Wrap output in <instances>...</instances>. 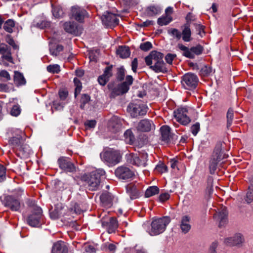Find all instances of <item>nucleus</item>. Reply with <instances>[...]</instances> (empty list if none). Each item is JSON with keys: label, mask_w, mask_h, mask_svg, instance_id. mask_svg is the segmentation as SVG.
<instances>
[{"label": "nucleus", "mask_w": 253, "mask_h": 253, "mask_svg": "<svg viewBox=\"0 0 253 253\" xmlns=\"http://www.w3.org/2000/svg\"><path fill=\"white\" fill-rule=\"evenodd\" d=\"M59 168L62 170L69 172H74L76 168L70 159L66 157H60L58 160Z\"/></svg>", "instance_id": "dca6fc26"}, {"label": "nucleus", "mask_w": 253, "mask_h": 253, "mask_svg": "<svg viewBox=\"0 0 253 253\" xmlns=\"http://www.w3.org/2000/svg\"><path fill=\"white\" fill-rule=\"evenodd\" d=\"M155 169L161 173L167 171V167L164 164H158L156 166Z\"/></svg>", "instance_id": "052dcab7"}, {"label": "nucleus", "mask_w": 253, "mask_h": 253, "mask_svg": "<svg viewBox=\"0 0 253 253\" xmlns=\"http://www.w3.org/2000/svg\"><path fill=\"white\" fill-rule=\"evenodd\" d=\"M152 44L150 42L142 43L140 45V48L144 51H147L152 48Z\"/></svg>", "instance_id": "8fccbe9b"}, {"label": "nucleus", "mask_w": 253, "mask_h": 253, "mask_svg": "<svg viewBox=\"0 0 253 253\" xmlns=\"http://www.w3.org/2000/svg\"><path fill=\"white\" fill-rule=\"evenodd\" d=\"M177 47L183 51L182 54L184 56L191 59L194 58L195 55H199L201 54L204 50L203 46L200 44L189 48L182 44L178 43Z\"/></svg>", "instance_id": "6e6552de"}, {"label": "nucleus", "mask_w": 253, "mask_h": 253, "mask_svg": "<svg viewBox=\"0 0 253 253\" xmlns=\"http://www.w3.org/2000/svg\"><path fill=\"white\" fill-rule=\"evenodd\" d=\"M6 42L11 46H12L13 49H17L18 48V46L15 43L14 41L10 35H7L6 37Z\"/></svg>", "instance_id": "864d4df0"}, {"label": "nucleus", "mask_w": 253, "mask_h": 253, "mask_svg": "<svg viewBox=\"0 0 253 253\" xmlns=\"http://www.w3.org/2000/svg\"><path fill=\"white\" fill-rule=\"evenodd\" d=\"M170 130V127L167 125L163 126L160 127V131L162 141L167 144L170 142L171 138Z\"/></svg>", "instance_id": "4be33fe9"}, {"label": "nucleus", "mask_w": 253, "mask_h": 253, "mask_svg": "<svg viewBox=\"0 0 253 253\" xmlns=\"http://www.w3.org/2000/svg\"><path fill=\"white\" fill-rule=\"evenodd\" d=\"M117 54L122 58H126L129 56L130 51L128 46H121L116 50Z\"/></svg>", "instance_id": "c756f323"}, {"label": "nucleus", "mask_w": 253, "mask_h": 253, "mask_svg": "<svg viewBox=\"0 0 253 253\" xmlns=\"http://www.w3.org/2000/svg\"><path fill=\"white\" fill-rule=\"evenodd\" d=\"M101 160L109 166L116 165L119 163L122 159L120 151L110 149L100 153Z\"/></svg>", "instance_id": "39448f33"}, {"label": "nucleus", "mask_w": 253, "mask_h": 253, "mask_svg": "<svg viewBox=\"0 0 253 253\" xmlns=\"http://www.w3.org/2000/svg\"><path fill=\"white\" fill-rule=\"evenodd\" d=\"M46 69L48 72L52 73H58L60 71V66L57 64L50 65Z\"/></svg>", "instance_id": "c03bdc74"}, {"label": "nucleus", "mask_w": 253, "mask_h": 253, "mask_svg": "<svg viewBox=\"0 0 253 253\" xmlns=\"http://www.w3.org/2000/svg\"><path fill=\"white\" fill-rule=\"evenodd\" d=\"M2 57L3 59H4L5 60H6L10 63H13V59L11 56V51H9L7 54H5V55H2Z\"/></svg>", "instance_id": "338daca9"}, {"label": "nucleus", "mask_w": 253, "mask_h": 253, "mask_svg": "<svg viewBox=\"0 0 253 253\" xmlns=\"http://www.w3.org/2000/svg\"><path fill=\"white\" fill-rule=\"evenodd\" d=\"M70 16L71 19L79 23H83L84 22V18L88 16V13L83 7L74 5L71 8Z\"/></svg>", "instance_id": "1a4fd4ad"}, {"label": "nucleus", "mask_w": 253, "mask_h": 253, "mask_svg": "<svg viewBox=\"0 0 253 253\" xmlns=\"http://www.w3.org/2000/svg\"><path fill=\"white\" fill-rule=\"evenodd\" d=\"M102 224L103 226L107 227L109 233L114 232L118 228L117 220L114 217H111L109 222H102Z\"/></svg>", "instance_id": "a878e982"}, {"label": "nucleus", "mask_w": 253, "mask_h": 253, "mask_svg": "<svg viewBox=\"0 0 253 253\" xmlns=\"http://www.w3.org/2000/svg\"><path fill=\"white\" fill-rule=\"evenodd\" d=\"M112 68L113 65H110L109 66L106 67L105 68L104 73L102 75L106 77L107 79H109L112 76Z\"/></svg>", "instance_id": "3c124183"}, {"label": "nucleus", "mask_w": 253, "mask_h": 253, "mask_svg": "<svg viewBox=\"0 0 253 253\" xmlns=\"http://www.w3.org/2000/svg\"><path fill=\"white\" fill-rule=\"evenodd\" d=\"M63 48L62 45L51 44L49 47L50 53L52 55L56 56L63 50Z\"/></svg>", "instance_id": "473e14b6"}, {"label": "nucleus", "mask_w": 253, "mask_h": 253, "mask_svg": "<svg viewBox=\"0 0 253 253\" xmlns=\"http://www.w3.org/2000/svg\"><path fill=\"white\" fill-rule=\"evenodd\" d=\"M58 94L60 98L62 100H64L68 95V92L66 90L62 89L59 91Z\"/></svg>", "instance_id": "680f3d73"}, {"label": "nucleus", "mask_w": 253, "mask_h": 253, "mask_svg": "<svg viewBox=\"0 0 253 253\" xmlns=\"http://www.w3.org/2000/svg\"><path fill=\"white\" fill-rule=\"evenodd\" d=\"M124 136L126 138H128L130 141H133L134 139V136L132 131L130 129H127L125 132Z\"/></svg>", "instance_id": "13d9d810"}, {"label": "nucleus", "mask_w": 253, "mask_h": 253, "mask_svg": "<svg viewBox=\"0 0 253 253\" xmlns=\"http://www.w3.org/2000/svg\"><path fill=\"white\" fill-rule=\"evenodd\" d=\"M101 19L103 24L107 27H114L119 24V20L117 15L108 11L104 13Z\"/></svg>", "instance_id": "2eb2a0df"}, {"label": "nucleus", "mask_w": 253, "mask_h": 253, "mask_svg": "<svg viewBox=\"0 0 253 253\" xmlns=\"http://www.w3.org/2000/svg\"><path fill=\"white\" fill-rule=\"evenodd\" d=\"M192 25L195 28L197 34L202 36V33H203L205 34V32L204 31V27L202 26L200 23H193Z\"/></svg>", "instance_id": "09e8293b"}, {"label": "nucleus", "mask_w": 253, "mask_h": 253, "mask_svg": "<svg viewBox=\"0 0 253 253\" xmlns=\"http://www.w3.org/2000/svg\"><path fill=\"white\" fill-rule=\"evenodd\" d=\"M126 192L131 200L138 198L139 197V189L137 186L133 184L129 183L126 186Z\"/></svg>", "instance_id": "412c9836"}, {"label": "nucleus", "mask_w": 253, "mask_h": 253, "mask_svg": "<svg viewBox=\"0 0 253 253\" xmlns=\"http://www.w3.org/2000/svg\"><path fill=\"white\" fill-rule=\"evenodd\" d=\"M15 26V22L12 19H8L3 25V29L7 32L11 33L13 32L12 28Z\"/></svg>", "instance_id": "4c0bfd02"}, {"label": "nucleus", "mask_w": 253, "mask_h": 253, "mask_svg": "<svg viewBox=\"0 0 253 253\" xmlns=\"http://www.w3.org/2000/svg\"><path fill=\"white\" fill-rule=\"evenodd\" d=\"M159 188L156 186L149 187L145 191V196L149 198L159 193Z\"/></svg>", "instance_id": "c9c22d12"}, {"label": "nucleus", "mask_w": 253, "mask_h": 253, "mask_svg": "<svg viewBox=\"0 0 253 253\" xmlns=\"http://www.w3.org/2000/svg\"><path fill=\"white\" fill-rule=\"evenodd\" d=\"M227 157L228 155L225 154H223L222 151V143L221 142L217 143L214 148L211 158L221 161L222 160L226 158Z\"/></svg>", "instance_id": "b1692460"}, {"label": "nucleus", "mask_w": 253, "mask_h": 253, "mask_svg": "<svg viewBox=\"0 0 253 253\" xmlns=\"http://www.w3.org/2000/svg\"><path fill=\"white\" fill-rule=\"evenodd\" d=\"M109 80V79H107L106 77L102 75L100 76L98 78V82L99 84L103 86L105 85Z\"/></svg>", "instance_id": "e2e57ef3"}, {"label": "nucleus", "mask_w": 253, "mask_h": 253, "mask_svg": "<svg viewBox=\"0 0 253 253\" xmlns=\"http://www.w3.org/2000/svg\"><path fill=\"white\" fill-rule=\"evenodd\" d=\"M174 59V55L171 53H168L165 56V60L166 62L169 64H172L173 60Z\"/></svg>", "instance_id": "774afa93"}, {"label": "nucleus", "mask_w": 253, "mask_h": 253, "mask_svg": "<svg viewBox=\"0 0 253 253\" xmlns=\"http://www.w3.org/2000/svg\"><path fill=\"white\" fill-rule=\"evenodd\" d=\"M52 253H68V248L64 242H57L53 244Z\"/></svg>", "instance_id": "393cba45"}, {"label": "nucleus", "mask_w": 253, "mask_h": 253, "mask_svg": "<svg viewBox=\"0 0 253 253\" xmlns=\"http://www.w3.org/2000/svg\"><path fill=\"white\" fill-rule=\"evenodd\" d=\"M96 121L95 120H87L84 123L86 129L94 128L96 126Z\"/></svg>", "instance_id": "a18cd8bd"}, {"label": "nucleus", "mask_w": 253, "mask_h": 253, "mask_svg": "<svg viewBox=\"0 0 253 253\" xmlns=\"http://www.w3.org/2000/svg\"><path fill=\"white\" fill-rule=\"evenodd\" d=\"M125 76V70L123 67H121L118 69L116 74V78L118 81H122L124 80Z\"/></svg>", "instance_id": "37998d69"}, {"label": "nucleus", "mask_w": 253, "mask_h": 253, "mask_svg": "<svg viewBox=\"0 0 253 253\" xmlns=\"http://www.w3.org/2000/svg\"><path fill=\"white\" fill-rule=\"evenodd\" d=\"M164 54L156 50L152 51L148 56L145 58L147 65L157 73H165L167 72L165 63L163 61Z\"/></svg>", "instance_id": "f257e3e1"}, {"label": "nucleus", "mask_w": 253, "mask_h": 253, "mask_svg": "<svg viewBox=\"0 0 253 253\" xmlns=\"http://www.w3.org/2000/svg\"><path fill=\"white\" fill-rule=\"evenodd\" d=\"M245 200L248 204H250L253 201V186H250L248 187Z\"/></svg>", "instance_id": "ea45409f"}, {"label": "nucleus", "mask_w": 253, "mask_h": 253, "mask_svg": "<svg viewBox=\"0 0 253 253\" xmlns=\"http://www.w3.org/2000/svg\"><path fill=\"white\" fill-rule=\"evenodd\" d=\"M170 221L171 218L168 216L153 219L151 224V229L148 231L149 234L151 236H156L163 233Z\"/></svg>", "instance_id": "20e7f679"}, {"label": "nucleus", "mask_w": 253, "mask_h": 253, "mask_svg": "<svg viewBox=\"0 0 253 253\" xmlns=\"http://www.w3.org/2000/svg\"><path fill=\"white\" fill-rule=\"evenodd\" d=\"M153 121L149 119L141 120L138 124L137 129L141 132H149L155 129Z\"/></svg>", "instance_id": "f3484780"}, {"label": "nucleus", "mask_w": 253, "mask_h": 253, "mask_svg": "<svg viewBox=\"0 0 253 253\" xmlns=\"http://www.w3.org/2000/svg\"><path fill=\"white\" fill-rule=\"evenodd\" d=\"M123 119L117 116H113L108 121L107 127L109 131L113 133L119 132L123 127Z\"/></svg>", "instance_id": "ddd939ff"}, {"label": "nucleus", "mask_w": 253, "mask_h": 253, "mask_svg": "<svg viewBox=\"0 0 253 253\" xmlns=\"http://www.w3.org/2000/svg\"><path fill=\"white\" fill-rule=\"evenodd\" d=\"M199 82L197 76L193 73H188L183 76L181 83L183 87L188 90L196 88Z\"/></svg>", "instance_id": "0eeeda50"}, {"label": "nucleus", "mask_w": 253, "mask_h": 253, "mask_svg": "<svg viewBox=\"0 0 253 253\" xmlns=\"http://www.w3.org/2000/svg\"><path fill=\"white\" fill-rule=\"evenodd\" d=\"M3 204L5 207L14 211H19L21 208L19 198L12 195L5 196L3 200Z\"/></svg>", "instance_id": "f8f14e48"}, {"label": "nucleus", "mask_w": 253, "mask_h": 253, "mask_svg": "<svg viewBox=\"0 0 253 253\" xmlns=\"http://www.w3.org/2000/svg\"><path fill=\"white\" fill-rule=\"evenodd\" d=\"M101 202L106 206H108L112 203V197L111 193L109 192L103 193L100 196Z\"/></svg>", "instance_id": "2f4dec72"}, {"label": "nucleus", "mask_w": 253, "mask_h": 253, "mask_svg": "<svg viewBox=\"0 0 253 253\" xmlns=\"http://www.w3.org/2000/svg\"><path fill=\"white\" fill-rule=\"evenodd\" d=\"M227 118V127L229 128L232 125L234 119L233 112H227L226 114Z\"/></svg>", "instance_id": "de8ad7c7"}, {"label": "nucleus", "mask_w": 253, "mask_h": 253, "mask_svg": "<svg viewBox=\"0 0 253 253\" xmlns=\"http://www.w3.org/2000/svg\"><path fill=\"white\" fill-rule=\"evenodd\" d=\"M200 130V124L198 122L193 125L190 127L191 132L194 136H196Z\"/></svg>", "instance_id": "49530a36"}, {"label": "nucleus", "mask_w": 253, "mask_h": 253, "mask_svg": "<svg viewBox=\"0 0 253 253\" xmlns=\"http://www.w3.org/2000/svg\"><path fill=\"white\" fill-rule=\"evenodd\" d=\"M64 29L69 33L74 34L76 32L77 26L74 22H67L64 24Z\"/></svg>", "instance_id": "72a5a7b5"}, {"label": "nucleus", "mask_w": 253, "mask_h": 253, "mask_svg": "<svg viewBox=\"0 0 253 253\" xmlns=\"http://www.w3.org/2000/svg\"><path fill=\"white\" fill-rule=\"evenodd\" d=\"M212 70L211 67L204 66L201 68L200 74L202 76H208L211 73Z\"/></svg>", "instance_id": "79ce46f5"}, {"label": "nucleus", "mask_w": 253, "mask_h": 253, "mask_svg": "<svg viewBox=\"0 0 253 253\" xmlns=\"http://www.w3.org/2000/svg\"><path fill=\"white\" fill-rule=\"evenodd\" d=\"M74 83L76 86L75 89L74 95L76 97L77 95L80 93L82 89V84L80 80L77 78H75L74 79Z\"/></svg>", "instance_id": "58836bf2"}, {"label": "nucleus", "mask_w": 253, "mask_h": 253, "mask_svg": "<svg viewBox=\"0 0 253 253\" xmlns=\"http://www.w3.org/2000/svg\"><path fill=\"white\" fill-rule=\"evenodd\" d=\"M169 195L168 193H163L160 195L159 197V200L160 202H163L169 199Z\"/></svg>", "instance_id": "69168bd1"}, {"label": "nucleus", "mask_w": 253, "mask_h": 253, "mask_svg": "<svg viewBox=\"0 0 253 253\" xmlns=\"http://www.w3.org/2000/svg\"><path fill=\"white\" fill-rule=\"evenodd\" d=\"M186 23L189 24V26H190L191 24L192 21H194L195 20L194 15H193L192 13L189 12L186 17Z\"/></svg>", "instance_id": "0e129e2a"}, {"label": "nucleus", "mask_w": 253, "mask_h": 253, "mask_svg": "<svg viewBox=\"0 0 253 253\" xmlns=\"http://www.w3.org/2000/svg\"><path fill=\"white\" fill-rule=\"evenodd\" d=\"M115 175L120 180H127L134 176V173L129 167L123 165L116 168Z\"/></svg>", "instance_id": "9b49d317"}, {"label": "nucleus", "mask_w": 253, "mask_h": 253, "mask_svg": "<svg viewBox=\"0 0 253 253\" xmlns=\"http://www.w3.org/2000/svg\"><path fill=\"white\" fill-rule=\"evenodd\" d=\"M228 212L225 207L214 214L213 218L217 221L219 222V227L224 226L227 223Z\"/></svg>", "instance_id": "6ab92c4d"}, {"label": "nucleus", "mask_w": 253, "mask_h": 253, "mask_svg": "<svg viewBox=\"0 0 253 253\" xmlns=\"http://www.w3.org/2000/svg\"><path fill=\"white\" fill-rule=\"evenodd\" d=\"M26 204L28 206V207L30 208V211H35V209H36V207H39L38 206L36 203L35 201L33 200L29 199L26 202Z\"/></svg>", "instance_id": "bf43d9fd"}, {"label": "nucleus", "mask_w": 253, "mask_h": 253, "mask_svg": "<svg viewBox=\"0 0 253 253\" xmlns=\"http://www.w3.org/2000/svg\"><path fill=\"white\" fill-rule=\"evenodd\" d=\"M6 178V168L0 164V182L4 181Z\"/></svg>", "instance_id": "5fc2aeb1"}, {"label": "nucleus", "mask_w": 253, "mask_h": 253, "mask_svg": "<svg viewBox=\"0 0 253 253\" xmlns=\"http://www.w3.org/2000/svg\"><path fill=\"white\" fill-rule=\"evenodd\" d=\"M52 13L53 16L56 18L62 17L64 15L63 10L59 6L53 7Z\"/></svg>", "instance_id": "a19ab883"}, {"label": "nucleus", "mask_w": 253, "mask_h": 253, "mask_svg": "<svg viewBox=\"0 0 253 253\" xmlns=\"http://www.w3.org/2000/svg\"><path fill=\"white\" fill-rule=\"evenodd\" d=\"M218 246V243L217 241H214L210 246L209 249V253H217L216 249Z\"/></svg>", "instance_id": "603ef678"}, {"label": "nucleus", "mask_w": 253, "mask_h": 253, "mask_svg": "<svg viewBox=\"0 0 253 253\" xmlns=\"http://www.w3.org/2000/svg\"><path fill=\"white\" fill-rule=\"evenodd\" d=\"M42 211L41 207H36L35 211H31L27 218V222L32 227H37L41 224Z\"/></svg>", "instance_id": "9d476101"}, {"label": "nucleus", "mask_w": 253, "mask_h": 253, "mask_svg": "<svg viewBox=\"0 0 253 253\" xmlns=\"http://www.w3.org/2000/svg\"><path fill=\"white\" fill-rule=\"evenodd\" d=\"M90 101V96L87 94H83L82 95V97L81 99V107L82 109L83 108V106L85 104L87 103Z\"/></svg>", "instance_id": "6e6d98bb"}, {"label": "nucleus", "mask_w": 253, "mask_h": 253, "mask_svg": "<svg viewBox=\"0 0 253 253\" xmlns=\"http://www.w3.org/2000/svg\"><path fill=\"white\" fill-rule=\"evenodd\" d=\"M15 151L16 155L18 157L23 158L27 157L30 154L31 150L29 146L24 143L23 141Z\"/></svg>", "instance_id": "5701e85b"}, {"label": "nucleus", "mask_w": 253, "mask_h": 253, "mask_svg": "<svg viewBox=\"0 0 253 253\" xmlns=\"http://www.w3.org/2000/svg\"><path fill=\"white\" fill-rule=\"evenodd\" d=\"M14 82L17 86L24 85L26 84V81L22 73L18 72H14Z\"/></svg>", "instance_id": "c85d7f7f"}, {"label": "nucleus", "mask_w": 253, "mask_h": 253, "mask_svg": "<svg viewBox=\"0 0 253 253\" xmlns=\"http://www.w3.org/2000/svg\"><path fill=\"white\" fill-rule=\"evenodd\" d=\"M10 51V48L6 44H3L0 46V53L2 56L7 54Z\"/></svg>", "instance_id": "4d7b16f0"}, {"label": "nucleus", "mask_w": 253, "mask_h": 253, "mask_svg": "<svg viewBox=\"0 0 253 253\" xmlns=\"http://www.w3.org/2000/svg\"><path fill=\"white\" fill-rule=\"evenodd\" d=\"M105 170L102 169H99L84 174L81 177V180L86 183L89 190L95 191L99 188L101 178L105 177Z\"/></svg>", "instance_id": "f03ea898"}, {"label": "nucleus", "mask_w": 253, "mask_h": 253, "mask_svg": "<svg viewBox=\"0 0 253 253\" xmlns=\"http://www.w3.org/2000/svg\"><path fill=\"white\" fill-rule=\"evenodd\" d=\"M161 8L158 5H151L147 7L146 12L150 16H153L161 12Z\"/></svg>", "instance_id": "f704fd0d"}, {"label": "nucleus", "mask_w": 253, "mask_h": 253, "mask_svg": "<svg viewBox=\"0 0 253 253\" xmlns=\"http://www.w3.org/2000/svg\"><path fill=\"white\" fill-rule=\"evenodd\" d=\"M245 242L244 236L241 233H236L234 236L225 238L224 244L230 247L237 246L240 247Z\"/></svg>", "instance_id": "4468645a"}, {"label": "nucleus", "mask_w": 253, "mask_h": 253, "mask_svg": "<svg viewBox=\"0 0 253 253\" xmlns=\"http://www.w3.org/2000/svg\"><path fill=\"white\" fill-rule=\"evenodd\" d=\"M175 119L177 122L184 126L187 125L191 122L190 118L184 114H179L178 115H175Z\"/></svg>", "instance_id": "7c9ffc66"}, {"label": "nucleus", "mask_w": 253, "mask_h": 253, "mask_svg": "<svg viewBox=\"0 0 253 253\" xmlns=\"http://www.w3.org/2000/svg\"><path fill=\"white\" fill-rule=\"evenodd\" d=\"M9 136H11L8 140V144L14 151L24 141L22 138V132L19 129H9L7 132Z\"/></svg>", "instance_id": "423d86ee"}, {"label": "nucleus", "mask_w": 253, "mask_h": 253, "mask_svg": "<svg viewBox=\"0 0 253 253\" xmlns=\"http://www.w3.org/2000/svg\"><path fill=\"white\" fill-rule=\"evenodd\" d=\"M190 218L188 215L182 217L180 223V229L183 234L187 233L190 230L191 226L189 223Z\"/></svg>", "instance_id": "bb28decb"}, {"label": "nucleus", "mask_w": 253, "mask_h": 253, "mask_svg": "<svg viewBox=\"0 0 253 253\" xmlns=\"http://www.w3.org/2000/svg\"><path fill=\"white\" fill-rule=\"evenodd\" d=\"M219 162V161L214 158H211L209 163V169L211 174H213L215 173Z\"/></svg>", "instance_id": "e433bc0d"}, {"label": "nucleus", "mask_w": 253, "mask_h": 253, "mask_svg": "<svg viewBox=\"0 0 253 253\" xmlns=\"http://www.w3.org/2000/svg\"><path fill=\"white\" fill-rule=\"evenodd\" d=\"M133 81L132 77L128 75L126 78V81L118 84L116 86H115L114 83H109L107 87L111 91L110 97L115 98L117 96L126 93L129 89L130 85L132 84Z\"/></svg>", "instance_id": "7ed1b4c3"}, {"label": "nucleus", "mask_w": 253, "mask_h": 253, "mask_svg": "<svg viewBox=\"0 0 253 253\" xmlns=\"http://www.w3.org/2000/svg\"><path fill=\"white\" fill-rule=\"evenodd\" d=\"M189 24L185 23L183 27V29L182 31V39L186 42H189L191 41V31L190 30Z\"/></svg>", "instance_id": "cd10ccee"}, {"label": "nucleus", "mask_w": 253, "mask_h": 253, "mask_svg": "<svg viewBox=\"0 0 253 253\" xmlns=\"http://www.w3.org/2000/svg\"><path fill=\"white\" fill-rule=\"evenodd\" d=\"M126 157L128 163L137 167H145L144 161H141L140 157L137 154L130 153L126 155Z\"/></svg>", "instance_id": "aec40b11"}, {"label": "nucleus", "mask_w": 253, "mask_h": 253, "mask_svg": "<svg viewBox=\"0 0 253 253\" xmlns=\"http://www.w3.org/2000/svg\"><path fill=\"white\" fill-rule=\"evenodd\" d=\"M173 12V8L169 6L165 10V13L158 18L157 23L160 26L167 25L172 21L173 18L171 14Z\"/></svg>", "instance_id": "a211bd4d"}]
</instances>
